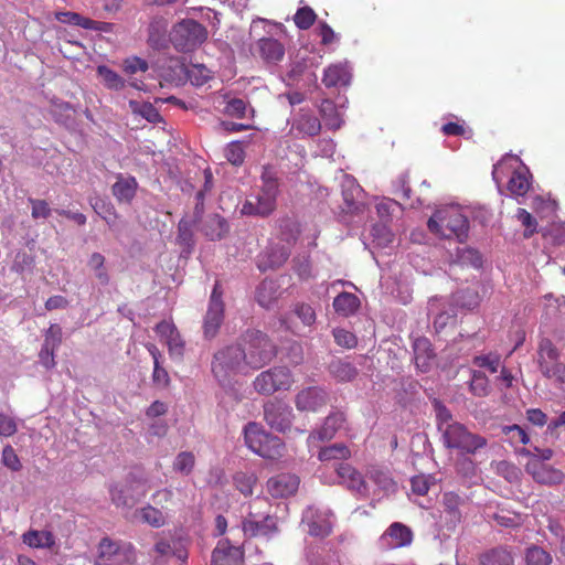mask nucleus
Instances as JSON below:
<instances>
[{"instance_id": "nucleus-7", "label": "nucleus", "mask_w": 565, "mask_h": 565, "mask_svg": "<svg viewBox=\"0 0 565 565\" xmlns=\"http://www.w3.org/2000/svg\"><path fill=\"white\" fill-rule=\"evenodd\" d=\"M244 436L246 446L258 456L270 460L282 457L285 445L281 439L266 433L258 424L248 423Z\"/></svg>"}, {"instance_id": "nucleus-21", "label": "nucleus", "mask_w": 565, "mask_h": 565, "mask_svg": "<svg viewBox=\"0 0 565 565\" xmlns=\"http://www.w3.org/2000/svg\"><path fill=\"white\" fill-rule=\"evenodd\" d=\"M181 490L164 488L156 491L152 495V500L156 505L160 507V510L169 513L171 519L175 512L183 510L185 502L180 498Z\"/></svg>"}, {"instance_id": "nucleus-1", "label": "nucleus", "mask_w": 565, "mask_h": 565, "mask_svg": "<svg viewBox=\"0 0 565 565\" xmlns=\"http://www.w3.org/2000/svg\"><path fill=\"white\" fill-rule=\"evenodd\" d=\"M270 356L271 351L269 349H264L259 354L246 355V350L242 345H228L214 354L212 372L221 384H225L238 373H246L249 369L263 367Z\"/></svg>"}, {"instance_id": "nucleus-46", "label": "nucleus", "mask_w": 565, "mask_h": 565, "mask_svg": "<svg viewBox=\"0 0 565 565\" xmlns=\"http://www.w3.org/2000/svg\"><path fill=\"white\" fill-rule=\"evenodd\" d=\"M462 504V499L459 494L455 492H446L443 495V507L444 511L449 515L450 520L454 522L460 521V505Z\"/></svg>"}, {"instance_id": "nucleus-6", "label": "nucleus", "mask_w": 565, "mask_h": 565, "mask_svg": "<svg viewBox=\"0 0 565 565\" xmlns=\"http://www.w3.org/2000/svg\"><path fill=\"white\" fill-rule=\"evenodd\" d=\"M440 435L444 447L463 455H475L488 445L486 437L470 431L466 425L459 422L446 426Z\"/></svg>"}, {"instance_id": "nucleus-52", "label": "nucleus", "mask_w": 565, "mask_h": 565, "mask_svg": "<svg viewBox=\"0 0 565 565\" xmlns=\"http://www.w3.org/2000/svg\"><path fill=\"white\" fill-rule=\"evenodd\" d=\"M257 478L254 473L237 472L234 476V484L236 489L244 495H250L253 488L256 484Z\"/></svg>"}, {"instance_id": "nucleus-19", "label": "nucleus", "mask_w": 565, "mask_h": 565, "mask_svg": "<svg viewBox=\"0 0 565 565\" xmlns=\"http://www.w3.org/2000/svg\"><path fill=\"white\" fill-rule=\"evenodd\" d=\"M341 191L344 206L342 207L345 213H355L360 211L363 205L362 195L363 189L356 180L348 174L342 175Z\"/></svg>"}, {"instance_id": "nucleus-42", "label": "nucleus", "mask_w": 565, "mask_h": 565, "mask_svg": "<svg viewBox=\"0 0 565 565\" xmlns=\"http://www.w3.org/2000/svg\"><path fill=\"white\" fill-rule=\"evenodd\" d=\"M296 407L301 412H316L318 406V388L310 386L296 395Z\"/></svg>"}, {"instance_id": "nucleus-40", "label": "nucleus", "mask_w": 565, "mask_h": 565, "mask_svg": "<svg viewBox=\"0 0 565 565\" xmlns=\"http://www.w3.org/2000/svg\"><path fill=\"white\" fill-rule=\"evenodd\" d=\"M514 559L505 547H494L480 556L481 565H513Z\"/></svg>"}, {"instance_id": "nucleus-64", "label": "nucleus", "mask_w": 565, "mask_h": 565, "mask_svg": "<svg viewBox=\"0 0 565 565\" xmlns=\"http://www.w3.org/2000/svg\"><path fill=\"white\" fill-rule=\"evenodd\" d=\"M431 479V477L425 475L413 477L411 479L412 491L418 495L427 494L433 484Z\"/></svg>"}, {"instance_id": "nucleus-16", "label": "nucleus", "mask_w": 565, "mask_h": 565, "mask_svg": "<svg viewBox=\"0 0 565 565\" xmlns=\"http://www.w3.org/2000/svg\"><path fill=\"white\" fill-rule=\"evenodd\" d=\"M299 484L300 479L297 475L282 472L267 480L266 490L275 499H287L297 493Z\"/></svg>"}, {"instance_id": "nucleus-24", "label": "nucleus", "mask_w": 565, "mask_h": 565, "mask_svg": "<svg viewBox=\"0 0 565 565\" xmlns=\"http://www.w3.org/2000/svg\"><path fill=\"white\" fill-rule=\"evenodd\" d=\"M242 557L238 547L231 545L228 540H221L213 550L211 565H239Z\"/></svg>"}, {"instance_id": "nucleus-25", "label": "nucleus", "mask_w": 565, "mask_h": 565, "mask_svg": "<svg viewBox=\"0 0 565 565\" xmlns=\"http://www.w3.org/2000/svg\"><path fill=\"white\" fill-rule=\"evenodd\" d=\"M244 342L245 347L243 348L246 350V355H250L252 353L259 354L264 351V349H269L271 351V356L266 361V364L269 363L277 353L275 344L262 331H247L244 338Z\"/></svg>"}, {"instance_id": "nucleus-10", "label": "nucleus", "mask_w": 565, "mask_h": 565, "mask_svg": "<svg viewBox=\"0 0 565 565\" xmlns=\"http://www.w3.org/2000/svg\"><path fill=\"white\" fill-rule=\"evenodd\" d=\"M294 384V377L288 367L275 366L260 372L253 385L257 393L271 395L278 391H288Z\"/></svg>"}, {"instance_id": "nucleus-9", "label": "nucleus", "mask_w": 565, "mask_h": 565, "mask_svg": "<svg viewBox=\"0 0 565 565\" xmlns=\"http://www.w3.org/2000/svg\"><path fill=\"white\" fill-rule=\"evenodd\" d=\"M207 39V30L193 19H184L175 23L170 32V41L180 52H191Z\"/></svg>"}, {"instance_id": "nucleus-33", "label": "nucleus", "mask_w": 565, "mask_h": 565, "mask_svg": "<svg viewBox=\"0 0 565 565\" xmlns=\"http://www.w3.org/2000/svg\"><path fill=\"white\" fill-rule=\"evenodd\" d=\"M137 188L138 183L134 177L119 175L113 185V194L119 202L130 203L136 195Z\"/></svg>"}, {"instance_id": "nucleus-54", "label": "nucleus", "mask_w": 565, "mask_h": 565, "mask_svg": "<svg viewBox=\"0 0 565 565\" xmlns=\"http://www.w3.org/2000/svg\"><path fill=\"white\" fill-rule=\"evenodd\" d=\"M318 511L313 507H309L303 511L301 527L302 531L316 537L318 535Z\"/></svg>"}, {"instance_id": "nucleus-3", "label": "nucleus", "mask_w": 565, "mask_h": 565, "mask_svg": "<svg viewBox=\"0 0 565 565\" xmlns=\"http://www.w3.org/2000/svg\"><path fill=\"white\" fill-rule=\"evenodd\" d=\"M430 232L444 238H456L463 243L468 238L469 221L457 205H448L435 211L427 222Z\"/></svg>"}, {"instance_id": "nucleus-26", "label": "nucleus", "mask_w": 565, "mask_h": 565, "mask_svg": "<svg viewBox=\"0 0 565 565\" xmlns=\"http://www.w3.org/2000/svg\"><path fill=\"white\" fill-rule=\"evenodd\" d=\"M352 78L350 67L347 62L335 63L324 70L323 83L327 87L341 88L347 87Z\"/></svg>"}, {"instance_id": "nucleus-17", "label": "nucleus", "mask_w": 565, "mask_h": 565, "mask_svg": "<svg viewBox=\"0 0 565 565\" xmlns=\"http://www.w3.org/2000/svg\"><path fill=\"white\" fill-rule=\"evenodd\" d=\"M290 255L287 244L281 242H270L268 246L258 255L257 267L262 271L276 269L282 266Z\"/></svg>"}, {"instance_id": "nucleus-12", "label": "nucleus", "mask_w": 565, "mask_h": 565, "mask_svg": "<svg viewBox=\"0 0 565 565\" xmlns=\"http://www.w3.org/2000/svg\"><path fill=\"white\" fill-rule=\"evenodd\" d=\"M160 341L167 345L169 355L173 361H182L185 352V341L175 324L163 320L154 328Z\"/></svg>"}, {"instance_id": "nucleus-2", "label": "nucleus", "mask_w": 565, "mask_h": 565, "mask_svg": "<svg viewBox=\"0 0 565 565\" xmlns=\"http://www.w3.org/2000/svg\"><path fill=\"white\" fill-rule=\"evenodd\" d=\"M281 24L271 23L265 19H255L250 24V36H258L252 46L254 56H258L267 64H277L285 56V46L276 38L274 30H280Z\"/></svg>"}, {"instance_id": "nucleus-43", "label": "nucleus", "mask_w": 565, "mask_h": 565, "mask_svg": "<svg viewBox=\"0 0 565 565\" xmlns=\"http://www.w3.org/2000/svg\"><path fill=\"white\" fill-rule=\"evenodd\" d=\"M469 391L478 397L488 396L491 391L488 376L481 371H472L469 381Z\"/></svg>"}, {"instance_id": "nucleus-34", "label": "nucleus", "mask_w": 565, "mask_h": 565, "mask_svg": "<svg viewBox=\"0 0 565 565\" xmlns=\"http://www.w3.org/2000/svg\"><path fill=\"white\" fill-rule=\"evenodd\" d=\"M136 516L140 521L149 524L152 527H161L166 525L168 520L170 519L168 512H163L162 510L151 504H147L141 509L137 510Z\"/></svg>"}, {"instance_id": "nucleus-58", "label": "nucleus", "mask_w": 565, "mask_h": 565, "mask_svg": "<svg viewBox=\"0 0 565 565\" xmlns=\"http://www.w3.org/2000/svg\"><path fill=\"white\" fill-rule=\"evenodd\" d=\"M340 39V34L335 33L329 24L320 21V44L332 46L334 50L339 45Z\"/></svg>"}, {"instance_id": "nucleus-30", "label": "nucleus", "mask_w": 565, "mask_h": 565, "mask_svg": "<svg viewBox=\"0 0 565 565\" xmlns=\"http://www.w3.org/2000/svg\"><path fill=\"white\" fill-rule=\"evenodd\" d=\"M330 375L340 383L354 381L359 375V370L354 364L342 359H334L328 364Z\"/></svg>"}, {"instance_id": "nucleus-62", "label": "nucleus", "mask_w": 565, "mask_h": 565, "mask_svg": "<svg viewBox=\"0 0 565 565\" xmlns=\"http://www.w3.org/2000/svg\"><path fill=\"white\" fill-rule=\"evenodd\" d=\"M247 104L241 98H232L226 103L224 113L236 118L246 117Z\"/></svg>"}, {"instance_id": "nucleus-50", "label": "nucleus", "mask_w": 565, "mask_h": 565, "mask_svg": "<svg viewBox=\"0 0 565 565\" xmlns=\"http://www.w3.org/2000/svg\"><path fill=\"white\" fill-rule=\"evenodd\" d=\"M518 221L524 226L523 237L530 238L537 232V221L525 209L519 207L516 211Z\"/></svg>"}, {"instance_id": "nucleus-44", "label": "nucleus", "mask_w": 565, "mask_h": 565, "mask_svg": "<svg viewBox=\"0 0 565 565\" xmlns=\"http://www.w3.org/2000/svg\"><path fill=\"white\" fill-rule=\"evenodd\" d=\"M97 75L109 89L119 90L125 87V79L106 65H99L97 67Z\"/></svg>"}, {"instance_id": "nucleus-13", "label": "nucleus", "mask_w": 565, "mask_h": 565, "mask_svg": "<svg viewBox=\"0 0 565 565\" xmlns=\"http://www.w3.org/2000/svg\"><path fill=\"white\" fill-rule=\"evenodd\" d=\"M218 284L214 285L212 295L209 302V308L204 317L203 332L204 337L212 339L217 334V331L224 318V303L222 301V292L218 290Z\"/></svg>"}, {"instance_id": "nucleus-31", "label": "nucleus", "mask_w": 565, "mask_h": 565, "mask_svg": "<svg viewBox=\"0 0 565 565\" xmlns=\"http://www.w3.org/2000/svg\"><path fill=\"white\" fill-rule=\"evenodd\" d=\"M280 294V285L276 280L265 279L258 285L255 299L263 308H270Z\"/></svg>"}, {"instance_id": "nucleus-59", "label": "nucleus", "mask_w": 565, "mask_h": 565, "mask_svg": "<svg viewBox=\"0 0 565 565\" xmlns=\"http://www.w3.org/2000/svg\"><path fill=\"white\" fill-rule=\"evenodd\" d=\"M225 158L234 166L242 164L245 158L242 143L239 141L230 142L225 148Z\"/></svg>"}, {"instance_id": "nucleus-49", "label": "nucleus", "mask_w": 565, "mask_h": 565, "mask_svg": "<svg viewBox=\"0 0 565 565\" xmlns=\"http://www.w3.org/2000/svg\"><path fill=\"white\" fill-rule=\"evenodd\" d=\"M102 285H107L109 276L105 267V257L100 253H93L87 263Z\"/></svg>"}, {"instance_id": "nucleus-51", "label": "nucleus", "mask_w": 565, "mask_h": 565, "mask_svg": "<svg viewBox=\"0 0 565 565\" xmlns=\"http://www.w3.org/2000/svg\"><path fill=\"white\" fill-rule=\"evenodd\" d=\"M195 458L190 451L180 452L173 461V470L181 475H190L194 468Z\"/></svg>"}, {"instance_id": "nucleus-37", "label": "nucleus", "mask_w": 565, "mask_h": 565, "mask_svg": "<svg viewBox=\"0 0 565 565\" xmlns=\"http://www.w3.org/2000/svg\"><path fill=\"white\" fill-rule=\"evenodd\" d=\"M351 456L350 449L343 443H335L329 446H320V461L324 462L323 473L328 468L329 461H342L349 459Z\"/></svg>"}, {"instance_id": "nucleus-5", "label": "nucleus", "mask_w": 565, "mask_h": 565, "mask_svg": "<svg viewBox=\"0 0 565 565\" xmlns=\"http://www.w3.org/2000/svg\"><path fill=\"white\" fill-rule=\"evenodd\" d=\"M262 188L258 192L250 193L242 203L241 213L247 216L269 215L276 207L278 182L275 178L264 173Z\"/></svg>"}, {"instance_id": "nucleus-20", "label": "nucleus", "mask_w": 565, "mask_h": 565, "mask_svg": "<svg viewBox=\"0 0 565 565\" xmlns=\"http://www.w3.org/2000/svg\"><path fill=\"white\" fill-rule=\"evenodd\" d=\"M154 552L161 557H174L181 563H185L188 559L186 542L180 536L160 539L154 545Z\"/></svg>"}, {"instance_id": "nucleus-4", "label": "nucleus", "mask_w": 565, "mask_h": 565, "mask_svg": "<svg viewBox=\"0 0 565 565\" xmlns=\"http://www.w3.org/2000/svg\"><path fill=\"white\" fill-rule=\"evenodd\" d=\"M136 561L137 551L130 542L105 536L96 546L94 565H134Z\"/></svg>"}, {"instance_id": "nucleus-36", "label": "nucleus", "mask_w": 565, "mask_h": 565, "mask_svg": "<svg viewBox=\"0 0 565 565\" xmlns=\"http://www.w3.org/2000/svg\"><path fill=\"white\" fill-rule=\"evenodd\" d=\"M22 542L32 548H52L55 536L50 531L30 530L22 535Z\"/></svg>"}, {"instance_id": "nucleus-56", "label": "nucleus", "mask_w": 565, "mask_h": 565, "mask_svg": "<svg viewBox=\"0 0 565 565\" xmlns=\"http://www.w3.org/2000/svg\"><path fill=\"white\" fill-rule=\"evenodd\" d=\"M334 342L344 349H353L358 345L356 335L344 329V328H334L332 331Z\"/></svg>"}, {"instance_id": "nucleus-22", "label": "nucleus", "mask_w": 565, "mask_h": 565, "mask_svg": "<svg viewBox=\"0 0 565 565\" xmlns=\"http://www.w3.org/2000/svg\"><path fill=\"white\" fill-rule=\"evenodd\" d=\"M243 531L247 536L270 537L277 532V522L276 519L270 515L258 520L257 515L250 512L249 516L243 522Z\"/></svg>"}, {"instance_id": "nucleus-28", "label": "nucleus", "mask_w": 565, "mask_h": 565, "mask_svg": "<svg viewBox=\"0 0 565 565\" xmlns=\"http://www.w3.org/2000/svg\"><path fill=\"white\" fill-rule=\"evenodd\" d=\"M383 540H391L387 546L392 548L407 546L412 543L413 533L411 529L399 522L392 523L385 531Z\"/></svg>"}, {"instance_id": "nucleus-15", "label": "nucleus", "mask_w": 565, "mask_h": 565, "mask_svg": "<svg viewBox=\"0 0 565 565\" xmlns=\"http://www.w3.org/2000/svg\"><path fill=\"white\" fill-rule=\"evenodd\" d=\"M264 416L271 428L285 431L291 425L292 409L287 403L274 399L264 405Z\"/></svg>"}, {"instance_id": "nucleus-53", "label": "nucleus", "mask_w": 565, "mask_h": 565, "mask_svg": "<svg viewBox=\"0 0 565 565\" xmlns=\"http://www.w3.org/2000/svg\"><path fill=\"white\" fill-rule=\"evenodd\" d=\"M502 433L508 437L511 445H526L530 443V437L526 431L519 425H509L502 427Z\"/></svg>"}, {"instance_id": "nucleus-61", "label": "nucleus", "mask_w": 565, "mask_h": 565, "mask_svg": "<svg viewBox=\"0 0 565 565\" xmlns=\"http://www.w3.org/2000/svg\"><path fill=\"white\" fill-rule=\"evenodd\" d=\"M62 343V329L57 324H51L45 331L43 345L56 350Z\"/></svg>"}, {"instance_id": "nucleus-32", "label": "nucleus", "mask_w": 565, "mask_h": 565, "mask_svg": "<svg viewBox=\"0 0 565 565\" xmlns=\"http://www.w3.org/2000/svg\"><path fill=\"white\" fill-rule=\"evenodd\" d=\"M341 124L342 119L335 103L328 98L322 99L320 103V128L324 126L335 130L340 128Z\"/></svg>"}, {"instance_id": "nucleus-39", "label": "nucleus", "mask_w": 565, "mask_h": 565, "mask_svg": "<svg viewBox=\"0 0 565 565\" xmlns=\"http://www.w3.org/2000/svg\"><path fill=\"white\" fill-rule=\"evenodd\" d=\"M226 220L217 214L209 216L203 224L204 234L212 241L221 239L228 233Z\"/></svg>"}, {"instance_id": "nucleus-48", "label": "nucleus", "mask_w": 565, "mask_h": 565, "mask_svg": "<svg viewBox=\"0 0 565 565\" xmlns=\"http://www.w3.org/2000/svg\"><path fill=\"white\" fill-rule=\"evenodd\" d=\"M525 563L526 565H550L552 556L543 547L532 545L526 548Z\"/></svg>"}, {"instance_id": "nucleus-45", "label": "nucleus", "mask_w": 565, "mask_h": 565, "mask_svg": "<svg viewBox=\"0 0 565 565\" xmlns=\"http://www.w3.org/2000/svg\"><path fill=\"white\" fill-rule=\"evenodd\" d=\"M343 423L344 415L340 412L327 416L322 427H320V440L331 439L337 430L342 427Z\"/></svg>"}, {"instance_id": "nucleus-29", "label": "nucleus", "mask_w": 565, "mask_h": 565, "mask_svg": "<svg viewBox=\"0 0 565 565\" xmlns=\"http://www.w3.org/2000/svg\"><path fill=\"white\" fill-rule=\"evenodd\" d=\"M332 307L339 316L349 318L359 311L361 300L352 292L342 291L333 299Z\"/></svg>"}, {"instance_id": "nucleus-55", "label": "nucleus", "mask_w": 565, "mask_h": 565, "mask_svg": "<svg viewBox=\"0 0 565 565\" xmlns=\"http://www.w3.org/2000/svg\"><path fill=\"white\" fill-rule=\"evenodd\" d=\"M472 363L478 367L487 369L491 373H495L500 367L501 358L497 353H488L475 356Z\"/></svg>"}, {"instance_id": "nucleus-14", "label": "nucleus", "mask_w": 565, "mask_h": 565, "mask_svg": "<svg viewBox=\"0 0 565 565\" xmlns=\"http://www.w3.org/2000/svg\"><path fill=\"white\" fill-rule=\"evenodd\" d=\"M525 471L540 484L554 487L559 486L565 480V473L537 458L529 459L525 465Z\"/></svg>"}, {"instance_id": "nucleus-57", "label": "nucleus", "mask_w": 565, "mask_h": 565, "mask_svg": "<svg viewBox=\"0 0 565 565\" xmlns=\"http://www.w3.org/2000/svg\"><path fill=\"white\" fill-rule=\"evenodd\" d=\"M435 411H436V423L438 431L441 434L445 430L446 426H451V424H456L457 422L454 420L452 414L450 411L443 405L440 402H435L434 404Z\"/></svg>"}, {"instance_id": "nucleus-63", "label": "nucleus", "mask_w": 565, "mask_h": 565, "mask_svg": "<svg viewBox=\"0 0 565 565\" xmlns=\"http://www.w3.org/2000/svg\"><path fill=\"white\" fill-rule=\"evenodd\" d=\"M367 473L369 477L382 489L388 490L395 484L388 473L380 468L373 467L367 471Z\"/></svg>"}, {"instance_id": "nucleus-38", "label": "nucleus", "mask_w": 565, "mask_h": 565, "mask_svg": "<svg viewBox=\"0 0 565 565\" xmlns=\"http://www.w3.org/2000/svg\"><path fill=\"white\" fill-rule=\"evenodd\" d=\"M531 186V175L526 169H519L513 171L508 181V190L511 194L523 196L527 193Z\"/></svg>"}, {"instance_id": "nucleus-8", "label": "nucleus", "mask_w": 565, "mask_h": 565, "mask_svg": "<svg viewBox=\"0 0 565 565\" xmlns=\"http://www.w3.org/2000/svg\"><path fill=\"white\" fill-rule=\"evenodd\" d=\"M149 489L147 478L134 473L127 476L121 482L110 483L108 488L111 502L117 508L127 509L145 498Z\"/></svg>"}, {"instance_id": "nucleus-23", "label": "nucleus", "mask_w": 565, "mask_h": 565, "mask_svg": "<svg viewBox=\"0 0 565 565\" xmlns=\"http://www.w3.org/2000/svg\"><path fill=\"white\" fill-rule=\"evenodd\" d=\"M291 132L297 137H315L318 135V119L310 108H301L295 117Z\"/></svg>"}, {"instance_id": "nucleus-41", "label": "nucleus", "mask_w": 565, "mask_h": 565, "mask_svg": "<svg viewBox=\"0 0 565 565\" xmlns=\"http://www.w3.org/2000/svg\"><path fill=\"white\" fill-rule=\"evenodd\" d=\"M95 212L108 224L111 231L119 232L118 214L109 202L97 200L93 204Z\"/></svg>"}, {"instance_id": "nucleus-35", "label": "nucleus", "mask_w": 565, "mask_h": 565, "mask_svg": "<svg viewBox=\"0 0 565 565\" xmlns=\"http://www.w3.org/2000/svg\"><path fill=\"white\" fill-rule=\"evenodd\" d=\"M441 301L439 299H430L428 302V315H434V328L436 332H441L451 321L455 320V310H440Z\"/></svg>"}, {"instance_id": "nucleus-11", "label": "nucleus", "mask_w": 565, "mask_h": 565, "mask_svg": "<svg viewBox=\"0 0 565 565\" xmlns=\"http://www.w3.org/2000/svg\"><path fill=\"white\" fill-rule=\"evenodd\" d=\"M536 364L540 373L545 379H552L562 364L561 351L548 338H541L536 349Z\"/></svg>"}, {"instance_id": "nucleus-18", "label": "nucleus", "mask_w": 565, "mask_h": 565, "mask_svg": "<svg viewBox=\"0 0 565 565\" xmlns=\"http://www.w3.org/2000/svg\"><path fill=\"white\" fill-rule=\"evenodd\" d=\"M337 477L339 483L344 484L350 491L356 492L362 497L369 494L367 483L365 482L362 473L349 463L335 465Z\"/></svg>"}, {"instance_id": "nucleus-47", "label": "nucleus", "mask_w": 565, "mask_h": 565, "mask_svg": "<svg viewBox=\"0 0 565 565\" xmlns=\"http://www.w3.org/2000/svg\"><path fill=\"white\" fill-rule=\"evenodd\" d=\"M129 108L134 114L140 115L149 122L161 121V116L158 110L150 103H139L137 100H129Z\"/></svg>"}, {"instance_id": "nucleus-60", "label": "nucleus", "mask_w": 565, "mask_h": 565, "mask_svg": "<svg viewBox=\"0 0 565 565\" xmlns=\"http://www.w3.org/2000/svg\"><path fill=\"white\" fill-rule=\"evenodd\" d=\"M316 20L315 11L309 7L298 9L294 17V21L299 29L306 30L310 28Z\"/></svg>"}, {"instance_id": "nucleus-27", "label": "nucleus", "mask_w": 565, "mask_h": 565, "mask_svg": "<svg viewBox=\"0 0 565 565\" xmlns=\"http://www.w3.org/2000/svg\"><path fill=\"white\" fill-rule=\"evenodd\" d=\"M414 362L420 372H428L430 370L431 361L435 353L430 341L425 337H419L413 342Z\"/></svg>"}]
</instances>
